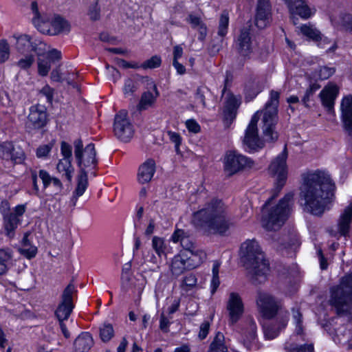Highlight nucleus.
<instances>
[{"label": "nucleus", "instance_id": "1", "mask_svg": "<svg viewBox=\"0 0 352 352\" xmlns=\"http://www.w3.org/2000/svg\"><path fill=\"white\" fill-rule=\"evenodd\" d=\"M335 190V184L327 171L318 170L304 175L299 193L302 210L314 215H321L330 208Z\"/></svg>", "mask_w": 352, "mask_h": 352}, {"label": "nucleus", "instance_id": "2", "mask_svg": "<svg viewBox=\"0 0 352 352\" xmlns=\"http://www.w3.org/2000/svg\"><path fill=\"white\" fill-rule=\"evenodd\" d=\"M191 222L195 228L206 234H224L232 226L228 207L222 200L209 197L197 211Z\"/></svg>", "mask_w": 352, "mask_h": 352}, {"label": "nucleus", "instance_id": "3", "mask_svg": "<svg viewBox=\"0 0 352 352\" xmlns=\"http://www.w3.org/2000/svg\"><path fill=\"white\" fill-rule=\"evenodd\" d=\"M240 255L244 265L252 274V281L255 283H264L270 269L258 243L254 239H247L241 245Z\"/></svg>", "mask_w": 352, "mask_h": 352}, {"label": "nucleus", "instance_id": "4", "mask_svg": "<svg viewBox=\"0 0 352 352\" xmlns=\"http://www.w3.org/2000/svg\"><path fill=\"white\" fill-rule=\"evenodd\" d=\"M272 191V196L265 203L263 210L262 225L267 230L276 231L278 230L287 219L293 201L294 194L288 193L279 202L270 206V201L276 196Z\"/></svg>", "mask_w": 352, "mask_h": 352}, {"label": "nucleus", "instance_id": "5", "mask_svg": "<svg viewBox=\"0 0 352 352\" xmlns=\"http://www.w3.org/2000/svg\"><path fill=\"white\" fill-rule=\"evenodd\" d=\"M328 304L339 316L352 314V272L342 277L338 285L330 288Z\"/></svg>", "mask_w": 352, "mask_h": 352}, {"label": "nucleus", "instance_id": "6", "mask_svg": "<svg viewBox=\"0 0 352 352\" xmlns=\"http://www.w3.org/2000/svg\"><path fill=\"white\" fill-rule=\"evenodd\" d=\"M280 93L272 90L270 91V100L265 104L262 120L263 133L267 141L277 140L278 133L275 131V126L277 122L278 106L279 104Z\"/></svg>", "mask_w": 352, "mask_h": 352}, {"label": "nucleus", "instance_id": "7", "mask_svg": "<svg viewBox=\"0 0 352 352\" xmlns=\"http://www.w3.org/2000/svg\"><path fill=\"white\" fill-rule=\"evenodd\" d=\"M287 151L286 146L283 151L278 155L269 166V174L274 179L272 191L278 196L282 188L286 184L288 170L287 166Z\"/></svg>", "mask_w": 352, "mask_h": 352}, {"label": "nucleus", "instance_id": "8", "mask_svg": "<svg viewBox=\"0 0 352 352\" xmlns=\"http://www.w3.org/2000/svg\"><path fill=\"white\" fill-rule=\"evenodd\" d=\"M223 164L225 174L229 177L254 165L250 158L234 151H229L225 154Z\"/></svg>", "mask_w": 352, "mask_h": 352}, {"label": "nucleus", "instance_id": "9", "mask_svg": "<svg viewBox=\"0 0 352 352\" xmlns=\"http://www.w3.org/2000/svg\"><path fill=\"white\" fill-rule=\"evenodd\" d=\"M256 304L258 313L267 319L274 318L281 308V302L272 294L258 291L256 298Z\"/></svg>", "mask_w": 352, "mask_h": 352}, {"label": "nucleus", "instance_id": "10", "mask_svg": "<svg viewBox=\"0 0 352 352\" xmlns=\"http://www.w3.org/2000/svg\"><path fill=\"white\" fill-rule=\"evenodd\" d=\"M74 155L80 170H85L87 168H94L97 163L94 144H89L83 150L82 142L78 139L74 141Z\"/></svg>", "mask_w": 352, "mask_h": 352}, {"label": "nucleus", "instance_id": "11", "mask_svg": "<svg viewBox=\"0 0 352 352\" xmlns=\"http://www.w3.org/2000/svg\"><path fill=\"white\" fill-rule=\"evenodd\" d=\"M260 118V112L256 111L252 117L248 124L243 140L245 150L248 152L258 151L264 146V142L258 133L257 123Z\"/></svg>", "mask_w": 352, "mask_h": 352}, {"label": "nucleus", "instance_id": "12", "mask_svg": "<svg viewBox=\"0 0 352 352\" xmlns=\"http://www.w3.org/2000/svg\"><path fill=\"white\" fill-rule=\"evenodd\" d=\"M34 25L36 29L43 33L48 34H57L61 32H69L70 31L69 23L59 16L50 18L45 16L41 23H38L37 19H34Z\"/></svg>", "mask_w": 352, "mask_h": 352}, {"label": "nucleus", "instance_id": "13", "mask_svg": "<svg viewBox=\"0 0 352 352\" xmlns=\"http://www.w3.org/2000/svg\"><path fill=\"white\" fill-rule=\"evenodd\" d=\"M234 47L237 54L243 59H250L254 53L256 44L252 39L250 30L243 28L235 38Z\"/></svg>", "mask_w": 352, "mask_h": 352}, {"label": "nucleus", "instance_id": "14", "mask_svg": "<svg viewBox=\"0 0 352 352\" xmlns=\"http://www.w3.org/2000/svg\"><path fill=\"white\" fill-rule=\"evenodd\" d=\"M113 131L115 135L122 142H127L132 138L134 130L126 111H121L116 116Z\"/></svg>", "mask_w": 352, "mask_h": 352}, {"label": "nucleus", "instance_id": "15", "mask_svg": "<svg viewBox=\"0 0 352 352\" xmlns=\"http://www.w3.org/2000/svg\"><path fill=\"white\" fill-rule=\"evenodd\" d=\"M25 211L26 205L19 204L12 209V214L3 218V226L6 236L10 239L15 236L16 230L21 223V217Z\"/></svg>", "mask_w": 352, "mask_h": 352}, {"label": "nucleus", "instance_id": "16", "mask_svg": "<svg viewBox=\"0 0 352 352\" xmlns=\"http://www.w3.org/2000/svg\"><path fill=\"white\" fill-rule=\"evenodd\" d=\"M73 284H69L62 294V300L56 310V316L58 320H67L74 308L72 302L73 294L75 292Z\"/></svg>", "mask_w": 352, "mask_h": 352}, {"label": "nucleus", "instance_id": "17", "mask_svg": "<svg viewBox=\"0 0 352 352\" xmlns=\"http://www.w3.org/2000/svg\"><path fill=\"white\" fill-rule=\"evenodd\" d=\"M227 310L228 311L229 322L231 324H235L241 318L244 311V306L239 294L235 292L230 294L227 302Z\"/></svg>", "mask_w": 352, "mask_h": 352}, {"label": "nucleus", "instance_id": "18", "mask_svg": "<svg viewBox=\"0 0 352 352\" xmlns=\"http://www.w3.org/2000/svg\"><path fill=\"white\" fill-rule=\"evenodd\" d=\"M272 20V7L269 0H258L255 25L260 29L267 27Z\"/></svg>", "mask_w": 352, "mask_h": 352}, {"label": "nucleus", "instance_id": "19", "mask_svg": "<svg viewBox=\"0 0 352 352\" xmlns=\"http://www.w3.org/2000/svg\"><path fill=\"white\" fill-rule=\"evenodd\" d=\"M47 123V113L42 105H34L30 108L27 126L32 129H41Z\"/></svg>", "mask_w": 352, "mask_h": 352}, {"label": "nucleus", "instance_id": "20", "mask_svg": "<svg viewBox=\"0 0 352 352\" xmlns=\"http://www.w3.org/2000/svg\"><path fill=\"white\" fill-rule=\"evenodd\" d=\"M240 104L241 99L239 97L232 94H228L226 96L223 109V120L226 126H229L235 119Z\"/></svg>", "mask_w": 352, "mask_h": 352}, {"label": "nucleus", "instance_id": "21", "mask_svg": "<svg viewBox=\"0 0 352 352\" xmlns=\"http://www.w3.org/2000/svg\"><path fill=\"white\" fill-rule=\"evenodd\" d=\"M341 118L345 132L352 136V96L343 98L341 102Z\"/></svg>", "mask_w": 352, "mask_h": 352}, {"label": "nucleus", "instance_id": "22", "mask_svg": "<svg viewBox=\"0 0 352 352\" xmlns=\"http://www.w3.org/2000/svg\"><path fill=\"white\" fill-rule=\"evenodd\" d=\"M339 88L336 85L329 83L320 91L319 96L322 104L329 112L333 110L335 100L338 96Z\"/></svg>", "mask_w": 352, "mask_h": 352}, {"label": "nucleus", "instance_id": "23", "mask_svg": "<svg viewBox=\"0 0 352 352\" xmlns=\"http://www.w3.org/2000/svg\"><path fill=\"white\" fill-rule=\"evenodd\" d=\"M0 157L4 160H11L15 163H21L25 158L21 149L15 150L12 142L0 143Z\"/></svg>", "mask_w": 352, "mask_h": 352}, {"label": "nucleus", "instance_id": "24", "mask_svg": "<svg viewBox=\"0 0 352 352\" xmlns=\"http://www.w3.org/2000/svg\"><path fill=\"white\" fill-rule=\"evenodd\" d=\"M287 4L292 19L295 15H298L302 19H308L311 14V9L307 6L304 0H283Z\"/></svg>", "mask_w": 352, "mask_h": 352}, {"label": "nucleus", "instance_id": "25", "mask_svg": "<svg viewBox=\"0 0 352 352\" xmlns=\"http://www.w3.org/2000/svg\"><path fill=\"white\" fill-rule=\"evenodd\" d=\"M187 260L188 257L185 252H180L173 258L170 264V271L173 275L179 276L186 270H192L191 267L188 265Z\"/></svg>", "mask_w": 352, "mask_h": 352}, {"label": "nucleus", "instance_id": "26", "mask_svg": "<svg viewBox=\"0 0 352 352\" xmlns=\"http://www.w3.org/2000/svg\"><path fill=\"white\" fill-rule=\"evenodd\" d=\"M351 222L352 204H349L340 214L338 221V230L340 235L346 236L349 234Z\"/></svg>", "mask_w": 352, "mask_h": 352}, {"label": "nucleus", "instance_id": "27", "mask_svg": "<svg viewBox=\"0 0 352 352\" xmlns=\"http://www.w3.org/2000/svg\"><path fill=\"white\" fill-rule=\"evenodd\" d=\"M155 172V163L153 160H148L139 168L138 173V181L140 184L149 182Z\"/></svg>", "mask_w": 352, "mask_h": 352}, {"label": "nucleus", "instance_id": "28", "mask_svg": "<svg viewBox=\"0 0 352 352\" xmlns=\"http://www.w3.org/2000/svg\"><path fill=\"white\" fill-rule=\"evenodd\" d=\"M94 339L88 332L81 333L74 340L75 352H89L94 345Z\"/></svg>", "mask_w": 352, "mask_h": 352}, {"label": "nucleus", "instance_id": "29", "mask_svg": "<svg viewBox=\"0 0 352 352\" xmlns=\"http://www.w3.org/2000/svg\"><path fill=\"white\" fill-rule=\"evenodd\" d=\"M17 50L23 54H32L36 52V44L32 41L30 36L24 34L19 36L16 40Z\"/></svg>", "mask_w": 352, "mask_h": 352}, {"label": "nucleus", "instance_id": "30", "mask_svg": "<svg viewBox=\"0 0 352 352\" xmlns=\"http://www.w3.org/2000/svg\"><path fill=\"white\" fill-rule=\"evenodd\" d=\"M188 257V263L192 269L198 267L206 258V254L202 250L195 248L189 252H185Z\"/></svg>", "mask_w": 352, "mask_h": 352}, {"label": "nucleus", "instance_id": "31", "mask_svg": "<svg viewBox=\"0 0 352 352\" xmlns=\"http://www.w3.org/2000/svg\"><path fill=\"white\" fill-rule=\"evenodd\" d=\"M57 172L65 177L68 182H72L73 174L74 173V168L72 164L71 160L60 159L56 165Z\"/></svg>", "mask_w": 352, "mask_h": 352}, {"label": "nucleus", "instance_id": "32", "mask_svg": "<svg viewBox=\"0 0 352 352\" xmlns=\"http://www.w3.org/2000/svg\"><path fill=\"white\" fill-rule=\"evenodd\" d=\"M88 186V178L86 170H80V174L78 177L77 186L74 192L73 200L75 204L78 198L82 196L85 192Z\"/></svg>", "mask_w": 352, "mask_h": 352}, {"label": "nucleus", "instance_id": "33", "mask_svg": "<svg viewBox=\"0 0 352 352\" xmlns=\"http://www.w3.org/2000/svg\"><path fill=\"white\" fill-rule=\"evenodd\" d=\"M151 85L155 94L150 91L144 93L138 105L140 109H146L148 107L151 106L155 102L157 97L159 96V92L155 84L152 82Z\"/></svg>", "mask_w": 352, "mask_h": 352}, {"label": "nucleus", "instance_id": "34", "mask_svg": "<svg viewBox=\"0 0 352 352\" xmlns=\"http://www.w3.org/2000/svg\"><path fill=\"white\" fill-rule=\"evenodd\" d=\"M12 258V250L10 249H0V275L8 271Z\"/></svg>", "mask_w": 352, "mask_h": 352}, {"label": "nucleus", "instance_id": "35", "mask_svg": "<svg viewBox=\"0 0 352 352\" xmlns=\"http://www.w3.org/2000/svg\"><path fill=\"white\" fill-rule=\"evenodd\" d=\"M224 340V335L221 332H218L210 344L208 352H227Z\"/></svg>", "mask_w": 352, "mask_h": 352}, {"label": "nucleus", "instance_id": "36", "mask_svg": "<svg viewBox=\"0 0 352 352\" xmlns=\"http://www.w3.org/2000/svg\"><path fill=\"white\" fill-rule=\"evenodd\" d=\"M248 324L249 325V332L247 335H245V340H244V344L245 345L246 348L250 349V344L252 342L256 336V324L254 320L251 318H248Z\"/></svg>", "mask_w": 352, "mask_h": 352}, {"label": "nucleus", "instance_id": "37", "mask_svg": "<svg viewBox=\"0 0 352 352\" xmlns=\"http://www.w3.org/2000/svg\"><path fill=\"white\" fill-rule=\"evenodd\" d=\"M114 336V330L111 324L104 323L100 327V338L104 342H107Z\"/></svg>", "mask_w": 352, "mask_h": 352}, {"label": "nucleus", "instance_id": "38", "mask_svg": "<svg viewBox=\"0 0 352 352\" xmlns=\"http://www.w3.org/2000/svg\"><path fill=\"white\" fill-rule=\"evenodd\" d=\"M229 25V16L226 11H223L219 18L218 32L217 34L219 36L223 37L228 33Z\"/></svg>", "mask_w": 352, "mask_h": 352}, {"label": "nucleus", "instance_id": "39", "mask_svg": "<svg viewBox=\"0 0 352 352\" xmlns=\"http://www.w3.org/2000/svg\"><path fill=\"white\" fill-rule=\"evenodd\" d=\"M152 248L158 256L161 257L166 250L165 241L163 238L155 236L152 239Z\"/></svg>", "mask_w": 352, "mask_h": 352}, {"label": "nucleus", "instance_id": "40", "mask_svg": "<svg viewBox=\"0 0 352 352\" xmlns=\"http://www.w3.org/2000/svg\"><path fill=\"white\" fill-rule=\"evenodd\" d=\"M285 349L287 352H314V346L311 344L297 346L294 344H286Z\"/></svg>", "mask_w": 352, "mask_h": 352}, {"label": "nucleus", "instance_id": "41", "mask_svg": "<svg viewBox=\"0 0 352 352\" xmlns=\"http://www.w3.org/2000/svg\"><path fill=\"white\" fill-rule=\"evenodd\" d=\"M34 62V55L33 54H25L16 65L21 69H28L33 65Z\"/></svg>", "mask_w": 352, "mask_h": 352}, {"label": "nucleus", "instance_id": "42", "mask_svg": "<svg viewBox=\"0 0 352 352\" xmlns=\"http://www.w3.org/2000/svg\"><path fill=\"white\" fill-rule=\"evenodd\" d=\"M300 31L305 36L313 40L317 41L320 38V32L311 26L307 25H302L300 27Z\"/></svg>", "mask_w": 352, "mask_h": 352}, {"label": "nucleus", "instance_id": "43", "mask_svg": "<svg viewBox=\"0 0 352 352\" xmlns=\"http://www.w3.org/2000/svg\"><path fill=\"white\" fill-rule=\"evenodd\" d=\"M87 14L90 20L95 21H98L100 18V8L98 6V1L95 0V2L90 6Z\"/></svg>", "mask_w": 352, "mask_h": 352}, {"label": "nucleus", "instance_id": "44", "mask_svg": "<svg viewBox=\"0 0 352 352\" xmlns=\"http://www.w3.org/2000/svg\"><path fill=\"white\" fill-rule=\"evenodd\" d=\"M292 316L293 319L296 325V332L297 334H301L302 333L303 327H302V314L300 313L299 310L292 309Z\"/></svg>", "mask_w": 352, "mask_h": 352}, {"label": "nucleus", "instance_id": "45", "mask_svg": "<svg viewBox=\"0 0 352 352\" xmlns=\"http://www.w3.org/2000/svg\"><path fill=\"white\" fill-rule=\"evenodd\" d=\"M265 337L267 339L272 340L278 336L279 333V329L276 324H271L266 325L263 328Z\"/></svg>", "mask_w": 352, "mask_h": 352}, {"label": "nucleus", "instance_id": "46", "mask_svg": "<svg viewBox=\"0 0 352 352\" xmlns=\"http://www.w3.org/2000/svg\"><path fill=\"white\" fill-rule=\"evenodd\" d=\"M161 58L159 56H153L144 62L141 67L144 69H154L159 67L161 65Z\"/></svg>", "mask_w": 352, "mask_h": 352}, {"label": "nucleus", "instance_id": "47", "mask_svg": "<svg viewBox=\"0 0 352 352\" xmlns=\"http://www.w3.org/2000/svg\"><path fill=\"white\" fill-rule=\"evenodd\" d=\"M10 56L9 45L5 40L0 41V63H4Z\"/></svg>", "mask_w": 352, "mask_h": 352}, {"label": "nucleus", "instance_id": "48", "mask_svg": "<svg viewBox=\"0 0 352 352\" xmlns=\"http://www.w3.org/2000/svg\"><path fill=\"white\" fill-rule=\"evenodd\" d=\"M51 68V64L49 60H43L38 58V72L42 76L47 75Z\"/></svg>", "mask_w": 352, "mask_h": 352}, {"label": "nucleus", "instance_id": "49", "mask_svg": "<svg viewBox=\"0 0 352 352\" xmlns=\"http://www.w3.org/2000/svg\"><path fill=\"white\" fill-rule=\"evenodd\" d=\"M60 153L63 156L62 159L71 160L72 157V148L70 144L65 141L60 144Z\"/></svg>", "mask_w": 352, "mask_h": 352}, {"label": "nucleus", "instance_id": "50", "mask_svg": "<svg viewBox=\"0 0 352 352\" xmlns=\"http://www.w3.org/2000/svg\"><path fill=\"white\" fill-rule=\"evenodd\" d=\"M52 147H53V144H52V143H49L47 144H44V145L40 146L36 149V156L38 158L46 157L48 155V154L50 153V151H52Z\"/></svg>", "mask_w": 352, "mask_h": 352}, {"label": "nucleus", "instance_id": "51", "mask_svg": "<svg viewBox=\"0 0 352 352\" xmlns=\"http://www.w3.org/2000/svg\"><path fill=\"white\" fill-rule=\"evenodd\" d=\"M168 136L170 140L175 144V151L179 153V146L182 143V138L178 133L173 131H168Z\"/></svg>", "mask_w": 352, "mask_h": 352}, {"label": "nucleus", "instance_id": "52", "mask_svg": "<svg viewBox=\"0 0 352 352\" xmlns=\"http://www.w3.org/2000/svg\"><path fill=\"white\" fill-rule=\"evenodd\" d=\"M340 23L347 30L352 32V15L350 14H342L340 16Z\"/></svg>", "mask_w": 352, "mask_h": 352}, {"label": "nucleus", "instance_id": "53", "mask_svg": "<svg viewBox=\"0 0 352 352\" xmlns=\"http://www.w3.org/2000/svg\"><path fill=\"white\" fill-rule=\"evenodd\" d=\"M19 251L28 258H32L36 256L37 248L36 247L30 245L28 247L20 248Z\"/></svg>", "mask_w": 352, "mask_h": 352}, {"label": "nucleus", "instance_id": "54", "mask_svg": "<svg viewBox=\"0 0 352 352\" xmlns=\"http://www.w3.org/2000/svg\"><path fill=\"white\" fill-rule=\"evenodd\" d=\"M335 72L333 67H329L327 66L321 67L319 70V77L322 80H326L331 77Z\"/></svg>", "mask_w": 352, "mask_h": 352}, {"label": "nucleus", "instance_id": "55", "mask_svg": "<svg viewBox=\"0 0 352 352\" xmlns=\"http://www.w3.org/2000/svg\"><path fill=\"white\" fill-rule=\"evenodd\" d=\"M136 89L137 87L133 80L131 79H127L125 80L124 86L123 88L125 95L132 94L136 90Z\"/></svg>", "mask_w": 352, "mask_h": 352}, {"label": "nucleus", "instance_id": "56", "mask_svg": "<svg viewBox=\"0 0 352 352\" xmlns=\"http://www.w3.org/2000/svg\"><path fill=\"white\" fill-rule=\"evenodd\" d=\"M38 176L43 182L45 188H47L52 183V177L45 170H40Z\"/></svg>", "mask_w": 352, "mask_h": 352}, {"label": "nucleus", "instance_id": "57", "mask_svg": "<svg viewBox=\"0 0 352 352\" xmlns=\"http://www.w3.org/2000/svg\"><path fill=\"white\" fill-rule=\"evenodd\" d=\"M197 284V278L193 274H188L184 277L182 281V287L192 288Z\"/></svg>", "mask_w": 352, "mask_h": 352}, {"label": "nucleus", "instance_id": "58", "mask_svg": "<svg viewBox=\"0 0 352 352\" xmlns=\"http://www.w3.org/2000/svg\"><path fill=\"white\" fill-rule=\"evenodd\" d=\"M187 236H188V235L184 230L176 229L173 232L171 239L174 243H177L181 242L182 238H186Z\"/></svg>", "mask_w": 352, "mask_h": 352}, {"label": "nucleus", "instance_id": "59", "mask_svg": "<svg viewBox=\"0 0 352 352\" xmlns=\"http://www.w3.org/2000/svg\"><path fill=\"white\" fill-rule=\"evenodd\" d=\"M40 94L46 97L47 102L52 103L53 100L54 90L49 85H45L40 91Z\"/></svg>", "mask_w": 352, "mask_h": 352}, {"label": "nucleus", "instance_id": "60", "mask_svg": "<svg viewBox=\"0 0 352 352\" xmlns=\"http://www.w3.org/2000/svg\"><path fill=\"white\" fill-rule=\"evenodd\" d=\"M31 9L32 10L34 16L32 18V22L34 23V19L38 20V23H41V21L45 19V16L46 15L41 16L38 12V5L36 1H33L31 4Z\"/></svg>", "mask_w": 352, "mask_h": 352}, {"label": "nucleus", "instance_id": "61", "mask_svg": "<svg viewBox=\"0 0 352 352\" xmlns=\"http://www.w3.org/2000/svg\"><path fill=\"white\" fill-rule=\"evenodd\" d=\"M186 126L190 132L197 133L200 131V126L195 120H186Z\"/></svg>", "mask_w": 352, "mask_h": 352}, {"label": "nucleus", "instance_id": "62", "mask_svg": "<svg viewBox=\"0 0 352 352\" xmlns=\"http://www.w3.org/2000/svg\"><path fill=\"white\" fill-rule=\"evenodd\" d=\"M0 213L3 218L12 214V212H10V205L8 201L5 199L1 201L0 203Z\"/></svg>", "mask_w": 352, "mask_h": 352}, {"label": "nucleus", "instance_id": "63", "mask_svg": "<svg viewBox=\"0 0 352 352\" xmlns=\"http://www.w3.org/2000/svg\"><path fill=\"white\" fill-rule=\"evenodd\" d=\"M318 89L319 85L316 84L311 85L306 90L305 94L302 98L303 102L306 104L309 100V97L312 96Z\"/></svg>", "mask_w": 352, "mask_h": 352}, {"label": "nucleus", "instance_id": "64", "mask_svg": "<svg viewBox=\"0 0 352 352\" xmlns=\"http://www.w3.org/2000/svg\"><path fill=\"white\" fill-rule=\"evenodd\" d=\"M170 324V322L169 320L164 316V314H162L160 316V329L165 333L169 331V326Z\"/></svg>", "mask_w": 352, "mask_h": 352}]
</instances>
